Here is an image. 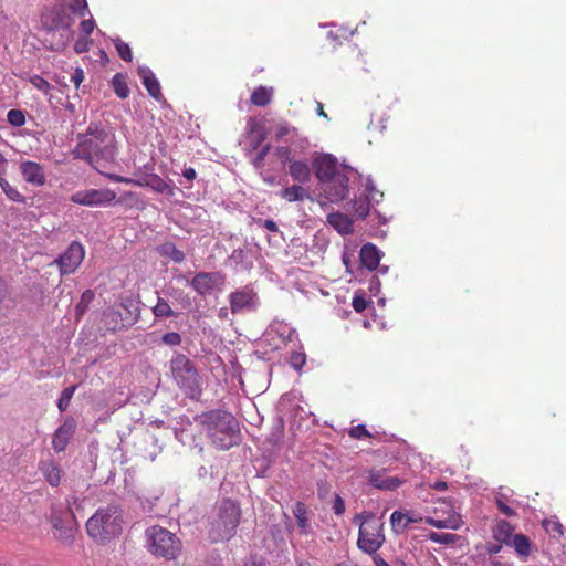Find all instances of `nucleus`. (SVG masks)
I'll list each match as a JSON object with an SVG mask.
<instances>
[{
    "label": "nucleus",
    "instance_id": "6ab92c4d",
    "mask_svg": "<svg viewBox=\"0 0 566 566\" xmlns=\"http://www.w3.org/2000/svg\"><path fill=\"white\" fill-rule=\"evenodd\" d=\"M39 469L51 486H57L62 480V470L57 462L52 459L41 461Z\"/></svg>",
    "mask_w": 566,
    "mask_h": 566
},
{
    "label": "nucleus",
    "instance_id": "1a4fd4ad",
    "mask_svg": "<svg viewBox=\"0 0 566 566\" xmlns=\"http://www.w3.org/2000/svg\"><path fill=\"white\" fill-rule=\"evenodd\" d=\"M116 199V192L111 189H87L74 192L70 200L73 203L95 207L105 206Z\"/></svg>",
    "mask_w": 566,
    "mask_h": 566
},
{
    "label": "nucleus",
    "instance_id": "8fccbe9b",
    "mask_svg": "<svg viewBox=\"0 0 566 566\" xmlns=\"http://www.w3.org/2000/svg\"><path fill=\"white\" fill-rule=\"evenodd\" d=\"M71 10L80 17H85V14L88 11L87 1L86 0H73L72 4H71Z\"/></svg>",
    "mask_w": 566,
    "mask_h": 566
},
{
    "label": "nucleus",
    "instance_id": "aec40b11",
    "mask_svg": "<svg viewBox=\"0 0 566 566\" xmlns=\"http://www.w3.org/2000/svg\"><path fill=\"white\" fill-rule=\"evenodd\" d=\"M289 174L294 181L300 184H306L311 179V169L306 160L291 161Z\"/></svg>",
    "mask_w": 566,
    "mask_h": 566
},
{
    "label": "nucleus",
    "instance_id": "ddd939ff",
    "mask_svg": "<svg viewBox=\"0 0 566 566\" xmlns=\"http://www.w3.org/2000/svg\"><path fill=\"white\" fill-rule=\"evenodd\" d=\"M313 167L319 184L336 177L338 174H346L345 169L338 167L337 160L332 155L317 157L313 163Z\"/></svg>",
    "mask_w": 566,
    "mask_h": 566
},
{
    "label": "nucleus",
    "instance_id": "6e6552de",
    "mask_svg": "<svg viewBox=\"0 0 566 566\" xmlns=\"http://www.w3.org/2000/svg\"><path fill=\"white\" fill-rule=\"evenodd\" d=\"M382 524L370 518L361 523L359 527L358 547L368 554H375L384 544Z\"/></svg>",
    "mask_w": 566,
    "mask_h": 566
},
{
    "label": "nucleus",
    "instance_id": "412c9836",
    "mask_svg": "<svg viewBox=\"0 0 566 566\" xmlns=\"http://www.w3.org/2000/svg\"><path fill=\"white\" fill-rule=\"evenodd\" d=\"M105 324L108 326L112 331H117L123 327H126L127 325L132 324L135 318H132L130 316H123V314L115 310V308H108L105 313Z\"/></svg>",
    "mask_w": 566,
    "mask_h": 566
},
{
    "label": "nucleus",
    "instance_id": "13d9d810",
    "mask_svg": "<svg viewBox=\"0 0 566 566\" xmlns=\"http://www.w3.org/2000/svg\"><path fill=\"white\" fill-rule=\"evenodd\" d=\"M496 506L501 511L502 514L506 516H514L516 512L510 507L502 499H496Z\"/></svg>",
    "mask_w": 566,
    "mask_h": 566
},
{
    "label": "nucleus",
    "instance_id": "4c0bfd02",
    "mask_svg": "<svg viewBox=\"0 0 566 566\" xmlns=\"http://www.w3.org/2000/svg\"><path fill=\"white\" fill-rule=\"evenodd\" d=\"M424 522L428 525L437 527V528H451V530L459 528L458 518H455L454 516L449 517L447 520H436L434 517L429 516V517H426Z\"/></svg>",
    "mask_w": 566,
    "mask_h": 566
},
{
    "label": "nucleus",
    "instance_id": "2eb2a0df",
    "mask_svg": "<svg viewBox=\"0 0 566 566\" xmlns=\"http://www.w3.org/2000/svg\"><path fill=\"white\" fill-rule=\"evenodd\" d=\"M75 429L76 422L72 417L65 419L63 424L56 429L52 439V448L55 452H62L66 449Z\"/></svg>",
    "mask_w": 566,
    "mask_h": 566
},
{
    "label": "nucleus",
    "instance_id": "f8f14e48",
    "mask_svg": "<svg viewBox=\"0 0 566 566\" xmlns=\"http://www.w3.org/2000/svg\"><path fill=\"white\" fill-rule=\"evenodd\" d=\"M224 284V275L221 272H199L197 273L190 285L199 295H207L214 289H219Z\"/></svg>",
    "mask_w": 566,
    "mask_h": 566
},
{
    "label": "nucleus",
    "instance_id": "39448f33",
    "mask_svg": "<svg viewBox=\"0 0 566 566\" xmlns=\"http://www.w3.org/2000/svg\"><path fill=\"white\" fill-rule=\"evenodd\" d=\"M146 539L149 552L156 557L171 560L176 559L181 552L180 539L159 525L146 530Z\"/></svg>",
    "mask_w": 566,
    "mask_h": 566
},
{
    "label": "nucleus",
    "instance_id": "f3484780",
    "mask_svg": "<svg viewBox=\"0 0 566 566\" xmlns=\"http://www.w3.org/2000/svg\"><path fill=\"white\" fill-rule=\"evenodd\" d=\"M20 171L23 179L34 186H43L46 181L43 167L31 160H25L20 164Z\"/></svg>",
    "mask_w": 566,
    "mask_h": 566
},
{
    "label": "nucleus",
    "instance_id": "c85d7f7f",
    "mask_svg": "<svg viewBox=\"0 0 566 566\" xmlns=\"http://www.w3.org/2000/svg\"><path fill=\"white\" fill-rule=\"evenodd\" d=\"M509 546L514 547L515 552L522 557H527L531 554L532 544L530 538L524 534L514 535Z\"/></svg>",
    "mask_w": 566,
    "mask_h": 566
},
{
    "label": "nucleus",
    "instance_id": "864d4df0",
    "mask_svg": "<svg viewBox=\"0 0 566 566\" xmlns=\"http://www.w3.org/2000/svg\"><path fill=\"white\" fill-rule=\"evenodd\" d=\"M92 41L87 36L78 38L74 43V51L78 54L90 50Z\"/></svg>",
    "mask_w": 566,
    "mask_h": 566
},
{
    "label": "nucleus",
    "instance_id": "e2e57ef3",
    "mask_svg": "<svg viewBox=\"0 0 566 566\" xmlns=\"http://www.w3.org/2000/svg\"><path fill=\"white\" fill-rule=\"evenodd\" d=\"M182 176L187 180L192 181L197 177V172L192 167H188L182 171Z\"/></svg>",
    "mask_w": 566,
    "mask_h": 566
},
{
    "label": "nucleus",
    "instance_id": "09e8293b",
    "mask_svg": "<svg viewBox=\"0 0 566 566\" xmlns=\"http://www.w3.org/2000/svg\"><path fill=\"white\" fill-rule=\"evenodd\" d=\"M168 294L171 297H174L175 300H177L178 302H180L184 307H188L191 305L190 297L187 294H185L182 290L172 287V289H170Z\"/></svg>",
    "mask_w": 566,
    "mask_h": 566
},
{
    "label": "nucleus",
    "instance_id": "7ed1b4c3",
    "mask_svg": "<svg viewBox=\"0 0 566 566\" xmlns=\"http://www.w3.org/2000/svg\"><path fill=\"white\" fill-rule=\"evenodd\" d=\"M123 514L118 505L101 507L86 522V532L94 541L106 543L122 533Z\"/></svg>",
    "mask_w": 566,
    "mask_h": 566
},
{
    "label": "nucleus",
    "instance_id": "72a5a7b5",
    "mask_svg": "<svg viewBox=\"0 0 566 566\" xmlns=\"http://www.w3.org/2000/svg\"><path fill=\"white\" fill-rule=\"evenodd\" d=\"M95 294L92 290H86L82 293L80 302L75 306V319L80 321L86 313L90 304L94 300Z\"/></svg>",
    "mask_w": 566,
    "mask_h": 566
},
{
    "label": "nucleus",
    "instance_id": "bf43d9fd",
    "mask_svg": "<svg viewBox=\"0 0 566 566\" xmlns=\"http://www.w3.org/2000/svg\"><path fill=\"white\" fill-rule=\"evenodd\" d=\"M333 511L336 515H342L345 512V502L338 494L335 495Z\"/></svg>",
    "mask_w": 566,
    "mask_h": 566
},
{
    "label": "nucleus",
    "instance_id": "0e129e2a",
    "mask_svg": "<svg viewBox=\"0 0 566 566\" xmlns=\"http://www.w3.org/2000/svg\"><path fill=\"white\" fill-rule=\"evenodd\" d=\"M263 227L271 232L279 231L277 224L273 220H270V219L263 221Z\"/></svg>",
    "mask_w": 566,
    "mask_h": 566
},
{
    "label": "nucleus",
    "instance_id": "393cba45",
    "mask_svg": "<svg viewBox=\"0 0 566 566\" xmlns=\"http://www.w3.org/2000/svg\"><path fill=\"white\" fill-rule=\"evenodd\" d=\"M137 184L139 186L149 187L157 193H169V195L174 193L172 187L170 185H168L158 175H149L147 178H145L144 181H138Z\"/></svg>",
    "mask_w": 566,
    "mask_h": 566
},
{
    "label": "nucleus",
    "instance_id": "9d476101",
    "mask_svg": "<svg viewBox=\"0 0 566 566\" xmlns=\"http://www.w3.org/2000/svg\"><path fill=\"white\" fill-rule=\"evenodd\" d=\"M84 256V247L80 242L73 241L66 251L54 261V263L59 265L62 275L72 274L81 265Z\"/></svg>",
    "mask_w": 566,
    "mask_h": 566
},
{
    "label": "nucleus",
    "instance_id": "2f4dec72",
    "mask_svg": "<svg viewBox=\"0 0 566 566\" xmlns=\"http://www.w3.org/2000/svg\"><path fill=\"white\" fill-rule=\"evenodd\" d=\"M370 211V198L369 195H361L355 198L353 202V213L359 218L365 219Z\"/></svg>",
    "mask_w": 566,
    "mask_h": 566
},
{
    "label": "nucleus",
    "instance_id": "4468645a",
    "mask_svg": "<svg viewBox=\"0 0 566 566\" xmlns=\"http://www.w3.org/2000/svg\"><path fill=\"white\" fill-rule=\"evenodd\" d=\"M255 297L256 294L248 286L231 293L229 296L231 312L234 314L253 308L255 306Z\"/></svg>",
    "mask_w": 566,
    "mask_h": 566
},
{
    "label": "nucleus",
    "instance_id": "37998d69",
    "mask_svg": "<svg viewBox=\"0 0 566 566\" xmlns=\"http://www.w3.org/2000/svg\"><path fill=\"white\" fill-rule=\"evenodd\" d=\"M457 535L452 533H436L429 534V539L439 544H453L455 543Z\"/></svg>",
    "mask_w": 566,
    "mask_h": 566
},
{
    "label": "nucleus",
    "instance_id": "b1692460",
    "mask_svg": "<svg viewBox=\"0 0 566 566\" xmlns=\"http://www.w3.org/2000/svg\"><path fill=\"white\" fill-rule=\"evenodd\" d=\"M293 515L300 527V533L307 536L311 532L308 510L303 502H296L293 509Z\"/></svg>",
    "mask_w": 566,
    "mask_h": 566
},
{
    "label": "nucleus",
    "instance_id": "a878e982",
    "mask_svg": "<svg viewBox=\"0 0 566 566\" xmlns=\"http://www.w3.org/2000/svg\"><path fill=\"white\" fill-rule=\"evenodd\" d=\"M513 531L514 528L509 522H506L505 520H500L496 522V525L493 528V537L499 543L510 545L511 539L513 538Z\"/></svg>",
    "mask_w": 566,
    "mask_h": 566
},
{
    "label": "nucleus",
    "instance_id": "3c124183",
    "mask_svg": "<svg viewBox=\"0 0 566 566\" xmlns=\"http://www.w3.org/2000/svg\"><path fill=\"white\" fill-rule=\"evenodd\" d=\"M161 340L168 346H179L182 342L180 334L177 332H169L164 334Z\"/></svg>",
    "mask_w": 566,
    "mask_h": 566
},
{
    "label": "nucleus",
    "instance_id": "79ce46f5",
    "mask_svg": "<svg viewBox=\"0 0 566 566\" xmlns=\"http://www.w3.org/2000/svg\"><path fill=\"white\" fill-rule=\"evenodd\" d=\"M7 119L14 127H21L25 124L24 113L20 109H10Z\"/></svg>",
    "mask_w": 566,
    "mask_h": 566
},
{
    "label": "nucleus",
    "instance_id": "0eeeda50",
    "mask_svg": "<svg viewBox=\"0 0 566 566\" xmlns=\"http://www.w3.org/2000/svg\"><path fill=\"white\" fill-rule=\"evenodd\" d=\"M49 520L53 527L54 537L63 543H70L74 535L73 526L75 524L70 501L52 504Z\"/></svg>",
    "mask_w": 566,
    "mask_h": 566
},
{
    "label": "nucleus",
    "instance_id": "cd10ccee",
    "mask_svg": "<svg viewBox=\"0 0 566 566\" xmlns=\"http://www.w3.org/2000/svg\"><path fill=\"white\" fill-rule=\"evenodd\" d=\"M272 96V87L259 86L252 92L250 101L255 106L264 107L271 103Z\"/></svg>",
    "mask_w": 566,
    "mask_h": 566
},
{
    "label": "nucleus",
    "instance_id": "473e14b6",
    "mask_svg": "<svg viewBox=\"0 0 566 566\" xmlns=\"http://www.w3.org/2000/svg\"><path fill=\"white\" fill-rule=\"evenodd\" d=\"M151 312L156 318H168L176 316V313L172 311L168 301L163 297L157 298V303L155 306H153Z\"/></svg>",
    "mask_w": 566,
    "mask_h": 566
},
{
    "label": "nucleus",
    "instance_id": "7c9ffc66",
    "mask_svg": "<svg viewBox=\"0 0 566 566\" xmlns=\"http://www.w3.org/2000/svg\"><path fill=\"white\" fill-rule=\"evenodd\" d=\"M112 86L117 97L125 99L129 95L127 77L123 73H116L112 78Z\"/></svg>",
    "mask_w": 566,
    "mask_h": 566
},
{
    "label": "nucleus",
    "instance_id": "338daca9",
    "mask_svg": "<svg viewBox=\"0 0 566 566\" xmlns=\"http://www.w3.org/2000/svg\"><path fill=\"white\" fill-rule=\"evenodd\" d=\"M374 563L376 566H390L380 555L374 556Z\"/></svg>",
    "mask_w": 566,
    "mask_h": 566
},
{
    "label": "nucleus",
    "instance_id": "5701e85b",
    "mask_svg": "<svg viewBox=\"0 0 566 566\" xmlns=\"http://www.w3.org/2000/svg\"><path fill=\"white\" fill-rule=\"evenodd\" d=\"M139 76L142 77L143 84L148 94L155 99H159L161 97V90L155 74L149 69H142L139 71Z\"/></svg>",
    "mask_w": 566,
    "mask_h": 566
},
{
    "label": "nucleus",
    "instance_id": "f704fd0d",
    "mask_svg": "<svg viewBox=\"0 0 566 566\" xmlns=\"http://www.w3.org/2000/svg\"><path fill=\"white\" fill-rule=\"evenodd\" d=\"M0 187L3 190V192L6 193V196L8 197L9 200H11L13 202H19V203H24L25 202L24 196L22 193H20L19 190L15 187L11 186L3 178V176H0Z\"/></svg>",
    "mask_w": 566,
    "mask_h": 566
},
{
    "label": "nucleus",
    "instance_id": "e433bc0d",
    "mask_svg": "<svg viewBox=\"0 0 566 566\" xmlns=\"http://www.w3.org/2000/svg\"><path fill=\"white\" fill-rule=\"evenodd\" d=\"M390 524L394 533L402 534L409 526L406 520V513L400 511L392 512L390 516Z\"/></svg>",
    "mask_w": 566,
    "mask_h": 566
},
{
    "label": "nucleus",
    "instance_id": "f257e3e1",
    "mask_svg": "<svg viewBox=\"0 0 566 566\" xmlns=\"http://www.w3.org/2000/svg\"><path fill=\"white\" fill-rule=\"evenodd\" d=\"M116 153V138L112 128L91 123L84 134L78 135V143L73 150L75 158L90 164L102 172L105 161H113Z\"/></svg>",
    "mask_w": 566,
    "mask_h": 566
},
{
    "label": "nucleus",
    "instance_id": "20e7f679",
    "mask_svg": "<svg viewBox=\"0 0 566 566\" xmlns=\"http://www.w3.org/2000/svg\"><path fill=\"white\" fill-rule=\"evenodd\" d=\"M241 520V509L235 501L222 500L216 507V515L210 522L209 538L213 543L229 541L237 532Z\"/></svg>",
    "mask_w": 566,
    "mask_h": 566
},
{
    "label": "nucleus",
    "instance_id": "a19ab883",
    "mask_svg": "<svg viewBox=\"0 0 566 566\" xmlns=\"http://www.w3.org/2000/svg\"><path fill=\"white\" fill-rule=\"evenodd\" d=\"M114 44H115V48H116V51H117L118 55L124 61L130 62L133 60L132 50H130L129 45L126 42H124L120 39H116L114 41Z\"/></svg>",
    "mask_w": 566,
    "mask_h": 566
},
{
    "label": "nucleus",
    "instance_id": "69168bd1",
    "mask_svg": "<svg viewBox=\"0 0 566 566\" xmlns=\"http://www.w3.org/2000/svg\"><path fill=\"white\" fill-rule=\"evenodd\" d=\"M7 166H8V160L6 159L3 154L0 153V176H4L6 175Z\"/></svg>",
    "mask_w": 566,
    "mask_h": 566
},
{
    "label": "nucleus",
    "instance_id": "423d86ee",
    "mask_svg": "<svg viewBox=\"0 0 566 566\" xmlns=\"http://www.w3.org/2000/svg\"><path fill=\"white\" fill-rule=\"evenodd\" d=\"M170 371L180 388L191 398L201 394V381L195 364L184 354H177L170 360Z\"/></svg>",
    "mask_w": 566,
    "mask_h": 566
},
{
    "label": "nucleus",
    "instance_id": "c9c22d12",
    "mask_svg": "<svg viewBox=\"0 0 566 566\" xmlns=\"http://www.w3.org/2000/svg\"><path fill=\"white\" fill-rule=\"evenodd\" d=\"M160 253L170 258L176 263H181L185 260V253L172 242L164 243L160 248Z\"/></svg>",
    "mask_w": 566,
    "mask_h": 566
},
{
    "label": "nucleus",
    "instance_id": "a211bd4d",
    "mask_svg": "<svg viewBox=\"0 0 566 566\" xmlns=\"http://www.w3.org/2000/svg\"><path fill=\"white\" fill-rule=\"evenodd\" d=\"M359 259L363 266L374 271L379 265L381 252L375 244L366 243L360 249Z\"/></svg>",
    "mask_w": 566,
    "mask_h": 566
},
{
    "label": "nucleus",
    "instance_id": "6e6d98bb",
    "mask_svg": "<svg viewBox=\"0 0 566 566\" xmlns=\"http://www.w3.org/2000/svg\"><path fill=\"white\" fill-rule=\"evenodd\" d=\"M95 27V21L91 17L90 19H85L81 22L80 30L85 36H88L94 31Z\"/></svg>",
    "mask_w": 566,
    "mask_h": 566
},
{
    "label": "nucleus",
    "instance_id": "603ef678",
    "mask_svg": "<svg viewBox=\"0 0 566 566\" xmlns=\"http://www.w3.org/2000/svg\"><path fill=\"white\" fill-rule=\"evenodd\" d=\"M275 154L276 156L280 158V160L282 161V164H291V161H294L292 159V150L290 147L287 146H281V147H277L275 149Z\"/></svg>",
    "mask_w": 566,
    "mask_h": 566
},
{
    "label": "nucleus",
    "instance_id": "774afa93",
    "mask_svg": "<svg viewBox=\"0 0 566 566\" xmlns=\"http://www.w3.org/2000/svg\"><path fill=\"white\" fill-rule=\"evenodd\" d=\"M448 488V484L447 482L444 481H437L433 485H432V489L437 490V491H444L447 490Z\"/></svg>",
    "mask_w": 566,
    "mask_h": 566
},
{
    "label": "nucleus",
    "instance_id": "58836bf2",
    "mask_svg": "<svg viewBox=\"0 0 566 566\" xmlns=\"http://www.w3.org/2000/svg\"><path fill=\"white\" fill-rule=\"evenodd\" d=\"M543 527L553 537H560L564 533L563 524L555 518L544 520Z\"/></svg>",
    "mask_w": 566,
    "mask_h": 566
},
{
    "label": "nucleus",
    "instance_id": "bb28decb",
    "mask_svg": "<svg viewBox=\"0 0 566 566\" xmlns=\"http://www.w3.org/2000/svg\"><path fill=\"white\" fill-rule=\"evenodd\" d=\"M307 196V190L301 185H292L280 191V197L289 202L303 201Z\"/></svg>",
    "mask_w": 566,
    "mask_h": 566
},
{
    "label": "nucleus",
    "instance_id": "49530a36",
    "mask_svg": "<svg viewBox=\"0 0 566 566\" xmlns=\"http://www.w3.org/2000/svg\"><path fill=\"white\" fill-rule=\"evenodd\" d=\"M348 434L350 438L356 440L371 437L370 432L366 429L365 424H357L350 428Z\"/></svg>",
    "mask_w": 566,
    "mask_h": 566
},
{
    "label": "nucleus",
    "instance_id": "ea45409f",
    "mask_svg": "<svg viewBox=\"0 0 566 566\" xmlns=\"http://www.w3.org/2000/svg\"><path fill=\"white\" fill-rule=\"evenodd\" d=\"M266 138V133L263 127L255 126L250 132L251 147L258 149Z\"/></svg>",
    "mask_w": 566,
    "mask_h": 566
},
{
    "label": "nucleus",
    "instance_id": "680f3d73",
    "mask_svg": "<svg viewBox=\"0 0 566 566\" xmlns=\"http://www.w3.org/2000/svg\"><path fill=\"white\" fill-rule=\"evenodd\" d=\"M290 130H291V129H290V127H289V125H287V124L280 125V126L277 127V130H276L275 136H276V138H277V139H281V138H283L284 136L289 135V134H290Z\"/></svg>",
    "mask_w": 566,
    "mask_h": 566
},
{
    "label": "nucleus",
    "instance_id": "4d7b16f0",
    "mask_svg": "<svg viewBox=\"0 0 566 566\" xmlns=\"http://www.w3.org/2000/svg\"><path fill=\"white\" fill-rule=\"evenodd\" d=\"M353 308L357 312V313H361L366 310L367 307V301L365 297L363 296H355L353 298Z\"/></svg>",
    "mask_w": 566,
    "mask_h": 566
},
{
    "label": "nucleus",
    "instance_id": "c756f323",
    "mask_svg": "<svg viewBox=\"0 0 566 566\" xmlns=\"http://www.w3.org/2000/svg\"><path fill=\"white\" fill-rule=\"evenodd\" d=\"M42 23L50 31L60 29L64 25V15L59 10H52L42 15Z\"/></svg>",
    "mask_w": 566,
    "mask_h": 566
},
{
    "label": "nucleus",
    "instance_id": "4be33fe9",
    "mask_svg": "<svg viewBox=\"0 0 566 566\" xmlns=\"http://www.w3.org/2000/svg\"><path fill=\"white\" fill-rule=\"evenodd\" d=\"M327 222L342 234L353 232V220L342 212L329 213L327 216Z\"/></svg>",
    "mask_w": 566,
    "mask_h": 566
},
{
    "label": "nucleus",
    "instance_id": "052dcab7",
    "mask_svg": "<svg viewBox=\"0 0 566 566\" xmlns=\"http://www.w3.org/2000/svg\"><path fill=\"white\" fill-rule=\"evenodd\" d=\"M71 81L75 85V87H78L81 83L84 81V72L82 69L77 67L75 69L74 73L71 76Z\"/></svg>",
    "mask_w": 566,
    "mask_h": 566
},
{
    "label": "nucleus",
    "instance_id": "f03ea898",
    "mask_svg": "<svg viewBox=\"0 0 566 566\" xmlns=\"http://www.w3.org/2000/svg\"><path fill=\"white\" fill-rule=\"evenodd\" d=\"M211 443L219 450H229L240 441V429L235 417L223 410H210L196 417Z\"/></svg>",
    "mask_w": 566,
    "mask_h": 566
},
{
    "label": "nucleus",
    "instance_id": "dca6fc26",
    "mask_svg": "<svg viewBox=\"0 0 566 566\" xmlns=\"http://www.w3.org/2000/svg\"><path fill=\"white\" fill-rule=\"evenodd\" d=\"M369 483L379 490L394 491L402 485L403 480L388 476L385 470L373 469L369 471Z\"/></svg>",
    "mask_w": 566,
    "mask_h": 566
},
{
    "label": "nucleus",
    "instance_id": "5fc2aeb1",
    "mask_svg": "<svg viewBox=\"0 0 566 566\" xmlns=\"http://www.w3.org/2000/svg\"><path fill=\"white\" fill-rule=\"evenodd\" d=\"M290 361L294 369L300 370L306 361L305 355L295 352L291 355Z\"/></svg>",
    "mask_w": 566,
    "mask_h": 566
},
{
    "label": "nucleus",
    "instance_id": "de8ad7c7",
    "mask_svg": "<svg viewBox=\"0 0 566 566\" xmlns=\"http://www.w3.org/2000/svg\"><path fill=\"white\" fill-rule=\"evenodd\" d=\"M271 150V145L270 144H266L264 145L260 150L259 153L256 154V156L253 158L252 160V164L253 166L256 168V169H260L263 167L264 165V160H265V157L268 156V154L270 153Z\"/></svg>",
    "mask_w": 566,
    "mask_h": 566
},
{
    "label": "nucleus",
    "instance_id": "9b49d317",
    "mask_svg": "<svg viewBox=\"0 0 566 566\" xmlns=\"http://www.w3.org/2000/svg\"><path fill=\"white\" fill-rule=\"evenodd\" d=\"M349 178L346 174H338L336 177L321 184L324 197L332 203L343 201L349 192Z\"/></svg>",
    "mask_w": 566,
    "mask_h": 566
},
{
    "label": "nucleus",
    "instance_id": "c03bdc74",
    "mask_svg": "<svg viewBox=\"0 0 566 566\" xmlns=\"http://www.w3.org/2000/svg\"><path fill=\"white\" fill-rule=\"evenodd\" d=\"M75 389H76L75 386H70L62 391L61 397L57 401V407H59L60 411L66 410Z\"/></svg>",
    "mask_w": 566,
    "mask_h": 566
},
{
    "label": "nucleus",
    "instance_id": "a18cd8bd",
    "mask_svg": "<svg viewBox=\"0 0 566 566\" xmlns=\"http://www.w3.org/2000/svg\"><path fill=\"white\" fill-rule=\"evenodd\" d=\"M30 83L35 87L38 88L39 91L43 92L44 94H49L50 90H51V84L45 80L43 78L42 76L40 75H33L30 77Z\"/></svg>",
    "mask_w": 566,
    "mask_h": 566
}]
</instances>
